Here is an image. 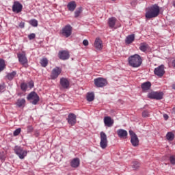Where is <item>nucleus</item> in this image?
Masks as SVG:
<instances>
[{
	"mask_svg": "<svg viewBox=\"0 0 175 175\" xmlns=\"http://www.w3.org/2000/svg\"><path fill=\"white\" fill-rule=\"evenodd\" d=\"M150 114L148 113V111H144L142 112V117L146 118V117H149Z\"/></svg>",
	"mask_w": 175,
	"mask_h": 175,
	"instance_id": "58836bf2",
	"label": "nucleus"
},
{
	"mask_svg": "<svg viewBox=\"0 0 175 175\" xmlns=\"http://www.w3.org/2000/svg\"><path fill=\"white\" fill-rule=\"evenodd\" d=\"M167 139L169 140V142H173L174 139V134L172 132H168L166 135Z\"/></svg>",
	"mask_w": 175,
	"mask_h": 175,
	"instance_id": "c756f323",
	"label": "nucleus"
},
{
	"mask_svg": "<svg viewBox=\"0 0 175 175\" xmlns=\"http://www.w3.org/2000/svg\"><path fill=\"white\" fill-rule=\"evenodd\" d=\"M29 24L32 25V27H38V21L36 19L31 20Z\"/></svg>",
	"mask_w": 175,
	"mask_h": 175,
	"instance_id": "72a5a7b5",
	"label": "nucleus"
},
{
	"mask_svg": "<svg viewBox=\"0 0 175 175\" xmlns=\"http://www.w3.org/2000/svg\"><path fill=\"white\" fill-rule=\"evenodd\" d=\"M172 6H174V8H175V1H172Z\"/></svg>",
	"mask_w": 175,
	"mask_h": 175,
	"instance_id": "864d4df0",
	"label": "nucleus"
},
{
	"mask_svg": "<svg viewBox=\"0 0 175 175\" xmlns=\"http://www.w3.org/2000/svg\"><path fill=\"white\" fill-rule=\"evenodd\" d=\"M21 133V129L18 128L14 131V136H18Z\"/></svg>",
	"mask_w": 175,
	"mask_h": 175,
	"instance_id": "c9c22d12",
	"label": "nucleus"
},
{
	"mask_svg": "<svg viewBox=\"0 0 175 175\" xmlns=\"http://www.w3.org/2000/svg\"><path fill=\"white\" fill-rule=\"evenodd\" d=\"M70 165L72 167H74L75 169L79 167V166H80V159L79 158L73 159L70 162Z\"/></svg>",
	"mask_w": 175,
	"mask_h": 175,
	"instance_id": "dca6fc26",
	"label": "nucleus"
},
{
	"mask_svg": "<svg viewBox=\"0 0 175 175\" xmlns=\"http://www.w3.org/2000/svg\"><path fill=\"white\" fill-rule=\"evenodd\" d=\"M154 74L157 76V77H163L165 75V65L161 64L154 70Z\"/></svg>",
	"mask_w": 175,
	"mask_h": 175,
	"instance_id": "1a4fd4ad",
	"label": "nucleus"
},
{
	"mask_svg": "<svg viewBox=\"0 0 175 175\" xmlns=\"http://www.w3.org/2000/svg\"><path fill=\"white\" fill-rule=\"evenodd\" d=\"M18 58L19 62H21V64H22L23 65L27 64V59L25 54L18 53Z\"/></svg>",
	"mask_w": 175,
	"mask_h": 175,
	"instance_id": "6ab92c4d",
	"label": "nucleus"
},
{
	"mask_svg": "<svg viewBox=\"0 0 175 175\" xmlns=\"http://www.w3.org/2000/svg\"><path fill=\"white\" fill-rule=\"evenodd\" d=\"M62 70L59 67L54 68L51 72V80H55V79H58V76L61 75Z\"/></svg>",
	"mask_w": 175,
	"mask_h": 175,
	"instance_id": "9d476101",
	"label": "nucleus"
},
{
	"mask_svg": "<svg viewBox=\"0 0 175 175\" xmlns=\"http://www.w3.org/2000/svg\"><path fill=\"white\" fill-rule=\"evenodd\" d=\"M128 62L131 68H140L143 64V59L139 54H135L129 57Z\"/></svg>",
	"mask_w": 175,
	"mask_h": 175,
	"instance_id": "f03ea898",
	"label": "nucleus"
},
{
	"mask_svg": "<svg viewBox=\"0 0 175 175\" xmlns=\"http://www.w3.org/2000/svg\"><path fill=\"white\" fill-rule=\"evenodd\" d=\"M72 26L70 25H66V38H69L72 35Z\"/></svg>",
	"mask_w": 175,
	"mask_h": 175,
	"instance_id": "c85d7f7f",
	"label": "nucleus"
},
{
	"mask_svg": "<svg viewBox=\"0 0 175 175\" xmlns=\"http://www.w3.org/2000/svg\"><path fill=\"white\" fill-rule=\"evenodd\" d=\"M21 88L22 91H27V89L28 88V85L25 83H21Z\"/></svg>",
	"mask_w": 175,
	"mask_h": 175,
	"instance_id": "f704fd0d",
	"label": "nucleus"
},
{
	"mask_svg": "<svg viewBox=\"0 0 175 175\" xmlns=\"http://www.w3.org/2000/svg\"><path fill=\"white\" fill-rule=\"evenodd\" d=\"M131 166L134 170H136L140 167V163L138 161H134L132 163Z\"/></svg>",
	"mask_w": 175,
	"mask_h": 175,
	"instance_id": "2f4dec72",
	"label": "nucleus"
},
{
	"mask_svg": "<svg viewBox=\"0 0 175 175\" xmlns=\"http://www.w3.org/2000/svg\"><path fill=\"white\" fill-rule=\"evenodd\" d=\"M172 114L175 116V107L172 108Z\"/></svg>",
	"mask_w": 175,
	"mask_h": 175,
	"instance_id": "09e8293b",
	"label": "nucleus"
},
{
	"mask_svg": "<svg viewBox=\"0 0 175 175\" xmlns=\"http://www.w3.org/2000/svg\"><path fill=\"white\" fill-rule=\"evenodd\" d=\"M163 118L166 121V120H169V116L167 114H164L163 115Z\"/></svg>",
	"mask_w": 175,
	"mask_h": 175,
	"instance_id": "a18cd8bd",
	"label": "nucleus"
},
{
	"mask_svg": "<svg viewBox=\"0 0 175 175\" xmlns=\"http://www.w3.org/2000/svg\"><path fill=\"white\" fill-rule=\"evenodd\" d=\"M28 38L29 40H32L33 39H35V38H36V34H35V33H31L28 36Z\"/></svg>",
	"mask_w": 175,
	"mask_h": 175,
	"instance_id": "e433bc0d",
	"label": "nucleus"
},
{
	"mask_svg": "<svg viewBox=\"0 0 175 175\" xmlns=\"http://www.w3.org/2000/svg\"><path fill=\"white\" fill-rule=\"evenodd\" d=\"M86 99L88 102H92V100L95 99V94H94V92L88 93Z\"/></svg>",
	"mask_w": 175,
	"mask_h": 175,
	"instance_id": "a878e982",
	"label": "nucleus"
},
{
	"mask_svg": "<svg viewBox=\"0 0 175 175\" xmlns=\"http://www.w3.org/2000/svg\"><path fill=\"white\" fill-rule=\"evenodd\" d=\"M60 84L63 88H66V78H62L60 79Z\"/></svg>",
	"mask_w": 175,
	"mask_h": 175,
	"instance_id": "473e14b6",
	"label": "nucleus"
},
{
	"mask_svg": "<svg viewBox=\"0 0 175 175\" xmlns=\"http://www.w3.org/2000/svg\"><path fill=\"white\" fill-rule=\"evenodd\" d=\"M16 105L18 107H24L25 106V100L24 98H19L17 100Z\"/></svg>",
	"mask_w": 175,
	"mask_h": 175,
	"instance_id": "5701e85b",
	"label": "nucleus"
},
{
	"mask_svg": "<svg viewBox=\"0 0 175 175\" xmlns=\"http://www.w3.org/2000/svg\"><path fill=\"white\" fill-rule=\"evenodd\" d=\"M5 91V84L0 85V92Z\"/></svg>",
	"mask_w": 175,
	"mask_h": 175,
	"instance_id": "79ce46f5",
	"label": "nucleus"
},
{
	"mask_svg": "<svg viewBox=\"0 0 175 175\" xmlns=\"http://www.w3.org/2000/svg\"><path fill=\"white\" fill-rule=\"evenodd\" d=\"M159 6L157 4L152 5L146 9V18L148 20H150V18H155V17H158V16H159Z\"/></svg>",
	"mask_w": 175,
	"mask_h": 175,
	"instance_id": "f257e3e1",
	"label": "nucleus"
},
{
	"mask_svg": "<svg viewBox=\"0 0 175 175\" xmlns=\"http://www.w3.org/2000/svg\"><path fill=\"white\" fill-rule=\"evenodd\" d=\"M112 1H116V0H112Z\"/></svg>",
	"mask_w": 175,
	"mask_h": 175,
	"instance_id": "5fc2aeb1",
	"label": "nucleus"
},
{
	"mask_svg": "<svg viewBox=\"0 0 175 175\" xmlns=\"http://www.w3.org/2000/svg\"><path fill=\"white\" fill-rule=\"evenodd\" d=\"M139 50L143 51V53H146V50H148V44L146 42H142L140 44Z\"/></svg>",
	"mask_w": 175,
	"mask_h": 175,
	"instance_id": "b1692460",
	"label": "nucleus"
},
{
	"mask_svg": "<svg viewBox=\"0 0 175 175\" xmlns=\"http://www.w3.org/2000/svg\"><path fill=\"white\" fill-rule=\"evenodd\" d=\"M83 46H88L89 42H88V41L87 40H84L83 41Z\"/></svg>",
	"mask_w": 175,
	"mask_h": 175,
	"instance_id": "37998d69",
	"label": "nucleus"
},
{
	"mask_svg": "<svg viewBox=\"0 0 175 175\" xmlns=\"http://www.w3.org/2000/svg\"><path fill=\"white\" fill-rule=\"evenodd\" d=\"M137 3L136 1H132V2L131 3V4L132 6H136Z\"/></svg>",
	"mask_w": 175,
	"mask_h": 175,
	"instance_id": "de8ad7c7",
	"label": "nucleus"
},
{
	"mask_svg": "<svg viewBox=\"0 0 175 175\" xmlns=\"http://www.w3.org/2000/svg\"><path fill=\"white\" fill-rule=\"evenodd\" d=\"M172 66L174 68H175V60H173L172 62Z\"/></svg>",
	"mask_w": 175,
	"mask_h": 175,
	"instance_id": "603ef678",
	"label": "nucleus"
},
{
	"mask_svg": "<svg viewBox=\"0 0 175 175\" xmlns=\"http://www.w3.org/2000/svg\"><path fill=\"white\" fill-rule=\"evenodd\" d=\"M135 42V34L129 35L125 39L126 44H131Z\"/></svg>",
	"mask_w": 175,
	"mask_h": 175,
	"instance_id": "412c9836",
	"label": "nucleus"
},
{
	"mask_svg": "<svg viewBox=\"0 0 175 175\" xmlns=\"http://www.w3.org/2000/svg\"><path fill=\"white\" fill-rule=\"evenodd\" d=\"M29 88H33V82L31 81L29 83Z\"/></svg>",
	"mask_w": 175,
	"mask_h": 175,
	"instance_id": "c03bdc74",
	"label": "nucleus"
},
{
	"mask_svg": "<svg viewBox=\"0 0 175 175\" xmlns=\"http://www.w3.org/2000/svg\"><path fill=\"white\" fill-rule=\"evenodd\" d=\"M14 151L20 159H24L28 154L27 150H25L23 147L18 146H14Z\"/></svg>",
	"mask_w": 175,
	"mask_h": 175,
	"instance_id": "7ed1b4c3",
	"label": "nucleus"
},
{
	"mask_svg": "<svg viewBox=\"0 0 175 175\" xmlns=\"http://www.w3.org/2000/svg\"><path fill=\"white\" fill-rule=\"evenodd\" d=\"M94 47L96 50H102L103 45L102 44V40L100 38H96L94 42Z\"/></svg>",
	"mask_w": 175,
	"mask_h": 175,
	"instance_id": "a211bd4d",
	"label": "nucleus"
},
{
	"mask_svg": "<svg viewBox=\"0 0 175 175\" xmlns=\"http://www.w3.org/2000/svg\"><path fill=\"white\" fill-rule=\"evenodd\" d=\"M69 85H70L69 81L66 80V88H69Z\"/></svg>",
	"mask_w": 175,
	"mask_h": 175,
	"instance_id": "8fccbe9b",
	"label": "nucleus"
},
{
	"mask_svg": "<svg viewBox=\"0 0 175 175\" xmlns=\"http://www.w3.org/2000/svg\"><path fill=\"white\" fill-rule=\"evenodd\" d=\"M62 34H63L64 36H66V26H64L62 31Z\"/></svg>",
	"mask_w": 175,
	"mask_h": 175,
	"instance_id": "a19ab883",
	"label": "nucleus"
},
{
	"mask_svg": "<svg viewBox=\"0 0 175 175\" xmlns=\"http://www.w3.org/2000/svg\"><path fill=\"white\" fill-rule=\"evenodd\" d=\"M23 11V4L18 1H14L12 5V12L14 13H21Z\"/></svg>",
	"mask_w": 175,
	"mask_h": 175,
	"instance_id": "9b49d317",
	"label": "nucleus"
},
{
	"mask_svg": "<svg viewBox=\"0 0 175 175\" xmlns=\"http://www.w3.org/2000/svg\"><path fill=\"white\" fill-rule=\"evenodd\" d=\"M117 133H118V136L120 139H126V137H128V131L122 129H118L117 131Z\"/></svg>",
	"mask_w": 175,
	"mask_h": 175,
	"instance_id": "ddd939ff",
	"label": "nucleus"
},
{
	"mask_svg": "<svg viewBox=\"0 0 175 175\" xmlns=\"http://www.w3.org/2000/svg\"><path fill=\"white\" fill-rule=\"evenodd\" d=\"M170 162L172 163V165H175V157L174 156H171L170 157Z\"/></svg>",
	"mask_w": 175,
	"mask_h": 175,
	"instance_id": "4c0bfd02",
	"label": "nucleus"
},
{
	"mask_svg": "<svg viewBox=\"0 0 175 175\" xmlns=\"http://www.w3.org/2000/svg\"><path fill=\"white\" fill-rule=\"evenodd\" d=\"M17 76V72L16 71H12L11 72L7 73L5 78L8 79L10 81H12L13 79H14Z\"/></svg>",
	"mask_w": 175,
	"mask_h": 175,
	"instance_id": "aec40b11",
	"label": "nucleus"
},
{
	"mask_svg": "<svg viewBox=\"0 0 175 175\" xmlns=\"http://www.w3.org/2000/svg\"><path fill=\"white\" fill-rule=\"evenodd\" d=\"M83 13V7L78 8L74 12L75 18H77L80 17V15Z\"/></svg>",
	"mask_w": 175,
	"mask_h": 175,
	"instance_id": "393cba45",
	"label": "nucleus"
},
{
	"mask_svg": "<svg viewBox=\"0 0 175 175\" xmlns=\"http://www.w3.org/2000/svg\"><path fill=\"white\" fill-rule=\"evenodd\" d=\"M33 131V127L32 126H27V133H31Z\"/></svg>",
	"mask_w": 175,
	"mask_h": 175,
	"instance_id": "ea45409f",
	"label": "nucleus"
},
{
	"mask_svg": "<svg viewBox=\"0 0 175 175\" xmlns=\"http://www.w3.org/2000/svg\"><path fill=\"white\" fill-rule=\"evenodd\" d=\"M141 88L144 92L148 91L151 88V82L146 81L141 84Z\"/></svg>",
	"mask_w": 175,
	"mask_h": 175,
	"instance_id": "2eb2a0df",
	"label": "nucleus"
},
{
	"mask_svg": "<svg viewBox=\"0 0 175 175\" xmlns=\"http://www.w3.org/2000/svg\"><path fill=\"white\" fill-rule=\"evenodd\" d=\"M66 59H69V52H66Z\"/></svg>",
	"mask_w": 175,
	"mask_h": 175,
	"instance_id": "3c124183",
	"label": "nucleus"
},
{
	"mask_svg": "<svg viewBox=\"0 0 175 175\" xmlns=\"http://www.w3.org/2000/svg\"><path fill=\"white\" fill-rule=\"evenodd\" d=\"M40 64L42 68H46V66L49 65V60H47V58H43L42 59H41Z\"/></svg>",
	"mask_w": 175,
	"mask_h": 175,
	"instance_id": "7c9ffc66",
	"label": "nucleus"
},
{
	"mask_svg": "<svg viewBox=\"0 0 175 175\" xmlns=\"http://www.w3.org/2000/svg\"><path fill=\"white\" fill-rule=\"evenodd\" d=\"M94 84L98 88L106 87V85H107V79L103 77L94 79Z\"/></svg>",
	"mask_w": 175,
	"mask_h": 175,
	"instance_id": "0eeeda50",
	"label": "nucleus"
},
{
	"mask_svg": "<svg viewBox=\"0 0 175 175\" xmlns=\"http://www.w3.org/2000/svg\"><path fill=\"white\" fill-rule=\"evenodd\" d=\"M149 99H156V100H161L163 99V92H152L148 94Z\"/></svg>",
	"mask_w": 175,
	"mask_h": 175,
	"instance_id": "39448f33",
	"label": "nucleus"
},
{
	"mask_svg": "<svg viewBox=\"0 0 175 175\" xmlns=\"http://www.w3.org/2000/svg\"><path fill=\"white\" fill-rule=\"evenodd\" d=\"M6 68V64H5V60L3 59H0V73L3 72Z\"/></svg>",
	"mask_w": 175,
	"mask_h": 175,
	"instance_id": "bb28decb",
	"label": "nucleus"
},
{
	"mask_svg": "<svg viewBox=\"0 0 175 175\" xmlns=\"http://www.w3.org/2000/svg\"><path fill=\"white\" fill-rule=\"evenodd\" d=\"M104 123L105 126H108L109 128H110V126H113L114 121L111 120V118L110 116H107L104 118Z\"/></svg>",
	"mask_w": 175,
	"mask_h": 175,
	"instance_id": "4468645a",
	"label": "nucleus"
},
{
	"mask_svg": "<svg viewBox=\"0 0 175 175\" xmlns=\"http://www.w3.org/2000/svg\"><path fill=\"white\" fill-rule=\"evenodd\" d=\"M59 58L65 61L66 59V51H62L59 52Z\"/></svg>",
	"mask_w": 175,
	"mask_h": 175,
	"instance_id": "cd10ccee",
	"label": "nucleus"
},
{
	"mask_svg": "<svg viewBox=\"0 0 175 175\" xmlns=\"http://www.w3.org/2000/svg\"><path fill=\"white\" fill-rule=\"evenodd\" d=\"M129 135L131 136V143L133 147H137L139 146V137L133 131H129Z\"/></svg>",
	"mask_w": 175,
	"mask_h": 175,
	"instance_id": "6e6552de",
	"label": "nucleus"
},
{
	"mask_svg": "<svg viewBox=\"0 0 175 175\" xmlns=\"http://www.w3.org/2000/svg\"><path fill=\"white\" fill-rule=\"evenodd\" d=\"M77 117L75 113H69L68 116V124L70 126H74V125H76L77 122Z\"/></svg>",
	"mask_w": 175,
	"mask_h": 175,
	"instance_id": "f8f14e48",
	"label": "nucleus"
},
{
	"mask_svg": "<svg viewBox=\"0 0 175 175\" xmlns=\"http://www.w3.org/2000/svg\"><path fill=\"white\" fill-rule=\"evenodd\" d=\"M19 27H20L21 28H24V27H25L24 23H21L19 24Z\"/></svg>",
	"mask_w": 175,
	"mask_h": 175,
	"instance_id": "49530a36",
	"label": "nucleus"
},
{
	"mask_svg": "<svg viewBox=\"0 0 175 175\" xmlns=\"http://www.w3.org/2000/svg\"><path fill=\"white\" fill-rule=\"evenodd\" d=\"M67 8L70 12H75L76 8H77V4H76V1H70L68 3Z\"/></svg>",
	"mask_w": 175,
	"mask_h": 175,
	"instance_id": "f3484780",
	"label": "nucleus"
},
{
	"mask_svg": "<svg viewBox=\"0 0 175 175\" xmlns=\"http://www.w3.org/2000/svg\"><path fill=\"white\" fill-rule=\"evenodd\" d=\"M117 21V19L115 17H111L108 19V25L109 28H113L116 26V22Z\"/></svg>",
	"mask_w": 175,
	"mask_h": 175,
	"instance_id": "4be33fe9",
	"label": "nucleus"
},
{
	"mask_svg": "<svg viewBox=\"0 0 175 175\" xmlns=\"http://www.w3.org/2000/svg\"><path fill=\"white\" fill-rule=\"evenodd\" d=\"M27 100H30V103L32 105H38V102L40 100L39 95L35 92L29 93L27 97Z\"/></svg>",
	"mask_w": 175,
	"mask_h": 175,
	"instance_id": "20e7f679",
	"label": "nucleus"
},
{
	"mask_svg": "<svg viewBox=\"0 0 175 175\" xmlns=\"http://www.w3.org/2000/svg\"><path fill=\"white\" fill-rule=\"evenodd\" d=\"M100 147L103 149L105 150L107 147V135H106V133L103 131H101L100 133Z\"/></svg>",
	"mask_w": 175,
	"mask_h": 175,
	"instance_id": "423d86ee",
	"label": "nucleus"
}]
</instances>
